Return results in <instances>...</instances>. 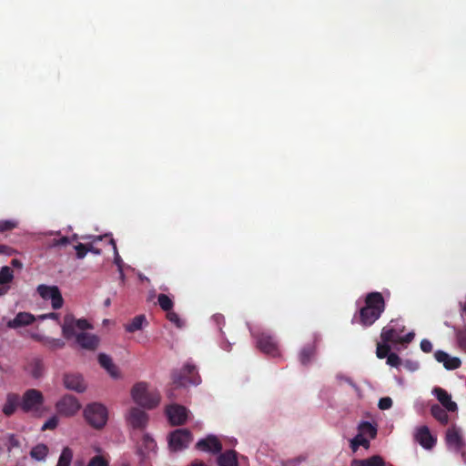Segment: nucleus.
<instances>
[{
	"label": "nucleus",
	"mask_w": 466,
	"mask_h": 466,
	"mask_svg": "<svg viewBox=\"0 0 466 466\" xmlns=\"http://www.w3.org/2000/svg\"><path fill=\"white\" fill-rule=\"evenodd\" d=\"M120 466H131L129 462H122Z\"/></svg>",
	"instance_id": "e2e57ef3"
},
{
	"label": "nucleus",
	"mask_w": 466,
	"mask_h": 466,
	"mask_svg": "<svg viewBox=\"0 0 466 466\" xmlns=\"http://www.w3.org/2000/svg\"><path fill=\"white\" fill-rule=\"evenodd\" d=\"M402 331L403 329L395 327H384L380 334L381 341L384 343L399 344Z\"/></svg>",
	"instance_id": "6ab92c4d"
},
{
	"label": "nucleus",
	"mask_w": 466,
	"mask_h": 466,
	"mask_svg": "<svg viewBox=\"0 0 466 466\" xmlns=\"http://www.w3.org/2000/svg\"><path fill=\"white\" fill-rule=\"evenodd\" d=\"M73 451L69 447H65L58 458L56 466H70L73 460Z\"/></svg>",
	"instance_id": "cd10ccee"
},
{
	"label": "nucleus",
	"mask_w": 466,
	"mask_h": 466,
	"mask_svg": "<svg viewBox=\"0 0 466 466\" xmlns=\"http://www.w3.org/2000/svg\"><path fill=\"white\" fill-rule=\"evenodd\" d=\"M462 310H463V312L466 313V303L464 304Z\"/></svg>",
	"instance_id": "0e129e2a"
},
{
	"label": "nucleus",
	"mask_w": 466,
	"mask_h": 466,
	"mask_svg": "<svg viewBox=\"0 0 466 466\" xmlns=\"http://www.w3.org/2000/svg\"><path fill=\"white\" fill-rule=\"evenodd\" d=\"M157 302L161 309L166 312L171 310L174 307V302L172 299H170L167 295L163 293L157 296Z\"/></svg>",
	"instance_id": "c85d7f7f"
},
{
	"label": "nucleus",
	"mask_w": 466,
	"mask_h": 466,
	"mask_svg": "<svg viewBox=\"0 0 466 466\" xmlns=\"http://www.w3.org/2000/svg\"><path fill=\"white\" fill-rule=\"evenodd\" d=\"M359 433L363 436L368 435L370 439H374L377 436V428L369 421H362L360 423Z\"/></svg>",
	"instance_id": "bb28decb"
},
{
	"label": "nucleus",
	"mask_w": 466,
	"mask_h": 466,
	"mask_svg": "<svg viewBox=\"0 0 466 466\" xmlns=\"http://www.w3.org/2000/svg\"><path fill=\"white\" fill-rule=\"evenodd\" d=\"M354 439L357 440V442L360 444V446H362L365 449L370 447V441L366 439L362 434L358 433Z\"/></svg>",
	"instance_id": "09e8293b"
},
{
	"label": "nucleus",
	"mask_w": 466,
	"mask_h": 466,
	"mask_svg": "<svg viewBox=\"0 0 466 466\" xmlns=\"http://www.w3.org/2000/svg\"><path fill=\"white\" fill-rule=\"evenodd\" d=\"M20 441L15 434H9L7 437V450L10 451L12 449L19 448Z\"/></svg>",
	"instance_id": "79ce46f5"
},
{
	"label": "nucleus",
	"mask_w": 466,
	"mask_h": 466,
	"mask_svg": "<svg viewBox=\"0 0 466 466\" xmlns=\"http://www.w3.org/2000/svg\"><path fill=\"white\" fill-rule=\"evenodd\" d=\"M127 420L133 429L142 431L147 425L148 415L138 408H131Z\"/></svg>",
	"instance_id": "ddd939ff"
},
{
	"label": "nucleus",
	"mask_w": 466,
	"mask_h": 466,
	"mask_svg": "<svg viewBox=\"0 0 466 466\" xmlns=\"http://www.w3.org/2000/svg\"><path fill=\"white\" fill-rule=\"evenodd\" d=\"M35 320L33 314L29 312H19L16 316L7 322V327L10 329H18L32 324Z\"/></svg>",
	"instance_id": "a211bd4d"
},
{
	"label": "nucleus",
	"mask_w": 466,
	"mask_h": 466,
	"mask_svg": "<svg viewBox=\"0 0 466 466\" xmlns=\"http://www.w3.org/2000/svg\"><path fill=\"white\" fill-rule=\"evenodd\" d=\"M87 466H108V462L102 456H95L88 462Z\"/></svg>",
	"instance_id": "37998d69"
},
{
	"label": "nucleus",
	"mask_w": 466,
	"mask_h": 466,
	"mask_svg": "<svg viewBox=\"0 0 466 466\" xmlns=\"http://www.w3.org/2000/svg\"><path fill=\"white\" fill-rule=\"evenodd\" d=\"M14 279L13 270L5 266L1 268L0 269V285H6L10 283Z\"/></svg>",
	"instance_id": "c756f323"
},
{
	"label": "nucleus",
	"mask_w": 466,
	"mask_h": 466,
	"mask_svg": "<svg viewBox=\"0 0 466 466\" xmlns=\"http://www.w3.org/2000/svg\"><path fill=\"white\" fill-rule=\"evenodd\" d=\"M218 466H238L237 452L229 450L220 453L218 457Z\"/></svg>",
	"instance_id": "412c9836"
},
{
	"label": "nucleus",
	"mask_w": 466,
	"mask_h": 466,
	"mask_svg": "<svg viewBox=\"0 0 466 466\" xmlns=\"http://www.w3.org/2000/svg\"><path fill=\"white\" fill-rule=\"evenodd\" d=\"M58 425V419L56 416L50 417L42 426V431L54 430Z\"/></svg>",
	"instance_id": "58836bf2"
},
{
	"label": "nucleus",
	"mask_w": 466,
	"mask_h": 466,
	"mask_svg": "<svg viewBox=\"0 0 466 466\" xmlns=\"http://www.w3.org/2000/svg\"><path fill=\"white\" fill-rule=\"evenodd\" d=\"M44 403L42 392L35 389L27 390L21 400V409L25 412L38 411Z\"/></svg>",
	"instance_id": "0eeeda50"
},
{
	"label": "nucleus",
	"mask_w": 466,
	"mask_h": 466,
	"mask_svg": "<svg viewBox=\"0 0 466 466\" xmlns=\"http://www.w3.org/2000/svg\"><path fill=\"white\" fill-rule=\"evenodd\" d=\"M434 358L438 362H441L444 364V361H446L447 359H449V354L443 350H437L434 353Z\"/></svg>",
	"instance_id": "de8ad7c7"
},
{
	"label": "nucleus",
	"mask_w": 466,
	"mask_h": 466,
	"mask_svg": "<svg viewBox=\"0 0 466 466\" xmlns=\"http://www.w3.org/2000/svg\"><path fill=\"white\" fill-rule=\"evenodd\" d=\"M415 334L413 332H409L406 335L402 336L400 334V338L399 340V344H408L412 341L414 339Z\"/></svg>",
	"instance_id": "603ef678"
},
{
	"label": "nucleus",
	"mask_w": 466,
	"mask_h": 466,
	"mask_svg": "<svg viewBox=\"0 0 466 466\" xmlns=\"http://www.w3.org/2000/svg\"><path fill=\"white\" fill-rule=\"evenodd\" d=\"M167 319L170 322L175 324L177 328H181L183 326V322L180 319L178 314L174 312V311H172V309L167 312Z\"/></svg>",
	"instance_id": "4c0bfd02"
},
{
	"label": "nucleus",
	"mask_w": 466,
	"mask_h": 466,
	"mask_svg": "<svg viewBox=\"0 0 466 466\" xmlns=\"http://www.w3.org/2000/svg\"><path fill=\"white\" fill-rule=\"evenodd\" d=\"M350 466H367V459H364V460L355 459L351 461Z\"/></svg>",
	"instance_id": "6e6d98bb"
},
{
	"label": "nucleus",
	"mask_w": 466,
	"mask_h": 466,
	"mask_svg": "<svg viewBox=\"0 0 466 466\" xmlns=\"http://www.w3.org/2000/svg\"><path fill=\"white\" fill-rule=\"evenodd\" d=\"M14 252L15 250L12 248L6 245L0 244V254L11 256Z\"/></svg>",
	"instance_id": "864d4df0"
},
{
	"label": "nucleus",
	"mask_w": 466,
	"mask_h": 466,
	"mask_svg": "<svg viewBox=\"0 0 466 466\" xmlns=\"http://www.w3.org/2000/svg\"><path fill=\"white\" fill-rule=\"evenodd\" d=\"M47 454L48 447L43 443L35 445L30 451V456L36 461H44Z\"/></svg>",
	"instance_id": "393cba45"
},
{
	"label": "nucleus",
	"mask_w": 466,
	"mask_h": 466,
	"mask_svg": "<svg viewBox=\"0 0 466 466\" xmlns=\"http://www.w3.org/2000/svg\"><path fill=\"white\" fill-rule=\"evenodd\" d=\"M172 380L175 387L178 388L187 384L197 385L200 382V377L196 370V366L187 363L180 371L173 372Z\"/></svg>",
	"instance_id": "39448f33"
},
{
	"label": "nucleus",
	"mask_w": 466,
	"mask_h": 466,
	"mask_svg": "<svg viewBox=\"0 0 466 466\" xmlns=\"http://www.w3.org/2000/svg\"><path fill=\"white\" fill-rule=\"evenodd\" d=\"M415 440L427 450L433 448L436 443V439L431 434L427 426L418 428L415 434Z\"/></svg>",
	"instance_id": "dca6fc26"
},
{
	"label": "nucleus",
	"mask_w": 466,
	"mask_h": 466,
	"mask_svg": "<svg viewBox=\"0 0 466 466\" xmlns=\"http://www.w3.org/2000/svg\"><path fill=\"white\" fill-rule=\"evenodd\" d=\"M44 344L51 350H58L65 347V342L61 339L46 338Z\"/></svg>",
	"instance_id": "f704fd0d"
},
{
	"label": "nucleus",
	"mask_w": 466,
	"mask_h": 466,
	"mask_svg": "<svg viewBox=\"0 0 466 466\" xmlns=\"http://www.w3.org/2000/svg\"><path fill=\"white\" fill-rule=\"evenodd\" d=\"M316 353L314 344H308L302 348L299 353V361L302 365H308Z\"/></svg>",
	"instance_id": "b1692460"
},
{
	"label": "nucleus",
	"mask_w": 466,
	"mask_h": 466,
	"mask_svg": "<svg viewBox=\"0 0 466 466\" xmlns=\"http://www.w3.org/2000/svg\"><path fill=\"white\" fill-rule=\"evenodd\" d=\"M8 290H9L8 286L0 285V296L6 294Z\"/></svg>",
	"instance_id": "13d9d810"
},
{
	"label": "nucleus",
	"mask_w": 466,
	"mask_h": 466,
	"mask_svg": "<svg viewBox=\"0 0 466 466\" xmlns=\"http://www.w3.org/2000/svg\"><path fill=\"white\" fill-rule=\"evenodd\" d=\"M168 398H172L173 394L171 392H168Z\"/></svg>",
	"instance_id": "69168bd1"
},
{
	"label": "nucleus",
	"mask_w": 466,
	"mask_h": 466,
	"mask_svg": "<svg viewBox=\"0 0 466 466\" xmlns=\"http://www.w3.org/2000/svg\"><path fill=\"white\" fill-rule=\"evenodd\" d=\"M146 322L147 319L144 315L136 316L129 323L126 324V330L130 333L140 330Z\"/></svg>",
	"instance_id": "a878e982"
},
{
	"label": "nucleus",
	"mask_w": 466,
	"mask_h": 466,
	"mask_svg": "<svg viewBox=\"0 0 466 466\" xmlns=\"http://www.w3.org/2000/svg\"><path fill=\"white\" fill-rule=\"evenodd\" d=\"M196 449L217 454L222 451V444L216 436L208 435L207 438L201 439L196 443Z\"/></svg>",
	"instance_id": "4468645a"
},
{
	"label": "nucleus",
	"mask_w": 466,
	"mask_h": 466,
	"mask_svg": "<svg viewBox=\"0 0 466 466\" xmlns=\"http://www.w3.org/2000/svg\"><path fill=\"white\" fill-rule=\"evenodd\" d=\"M56 410L65 417L74 416L81 409L78 400L72 395L64 396L56 405Z\"/></svg>",
	"instance_id": "9d476101"
},
{
	"label": "nucleus",
	"mask_w": 466,
	"mask_h": 466,
	"mask_svg": "<svg viewBox=\"0 0 466 466\" xmlns=\"http://www.w3.org/2000/svg\"><path fill=\"white\" fill-rule=\"evenodd\" d=\"M432 392L445 410L451 412L458 410L457 403L451 400V396L444 389L436 387Z\"/></svg>",
	"instance_id": "2eb2a0df"
},
{
	"label": "nucleus",
	"mask_w": 466,
	"mask_h": 466,
	"mask_svg": "<svg viewBox=\"0 0 466 466\" xmlns=\"http://www.w3.org/2000/svg\"><path fill=\"white\" fill-rule=\"evenodd\" d=\"M367 466H385V462L380 456L373 455L367 459Z\"/></svg>",
	"instance_id": "a19ab883"
},
{
	"label": "nucleus",
	"mask_w": 466,
	"mask_h": 466,
	"mask_svg": "<svg viewBox=\"0 0 466 466\" xmlns=\"http://www.w3.org/2000/svg\"><path fill=\"white\" fill-rule=\"evenodd\" d=\"M447 410L443 409L439 404H433L431 408V413L441 425H446L449 422V416Z\"/></svg>",
	"instance_id": "5701e85b"
},
{
	"label": "nucleus",
	"mask_w": 466,
	"mask_h": 466,
	"mask_svg": "<svg viewBox=\"0 0 466 466\" xmlns=\"http://www.w3.org/2000/svg\"><path fill=\"white\" fill-rule=\"evenodd\" d=\"M360 448V444L357 442V440L354 438L350 441V449L353 452H356L358 449Z\"/></svg>",
	"instance_id": "4d7b16f0"
},
{
	"label": "nucleus",
	"mask_w": 466,
	"mask_h": 466,
	"mask_svg": "<svg viewBox=\"0 0 466 466\" xmlns=\"http://www.w3.org/2000/svg\"><path fill=\"white\" fill-rule=\"evenodd\" d=\"M98 362L112 377L116 378L118 376L117 368L108 355L100 353L98 355Z\"/></svg>",
	"instance_id": "4be33fe9"
},
{
	"label": "nucleus",
	"mask_w": 466,
	"mask_h": 466,
	"mask_svg": "<svg viewBox=\"0 0 466 466\" xmlns=\"http://www.w3.org/2000/svg\"><path fill=\"white\" fill-rule=\"evenodd\" d=\"M84 417L91 427L103 429L108 420L107 409L101 403H90L84 410Z\"/></svg>",
	"instance_id": "20e7f679"
},
{
	"label": "nucleus",
	"mask_w": 466,
	"mask_h": 466,
	"mask_svg": "<svg viewBox=\"0 0 466 466\" xmlns=\"http://www.w3.org/2000/svg\"><path fill=\"white\" fill-rule=\"evenodd\" d=\"M386 309L385 299L380 292L373 291L366 295L364 306L355 314L352 322H359L363 327H370L378 320Z\"/></svg>",
	"instance_id": "f03ea898"
},
{
	"label": "nucleus",
	"mask_w": 466,
	"mask_h": 466,
	"mask_svg": "<svg viewBox=\"0 0 466 466\" xmlns=\"http://www.w3.org/2000/svg\"><path fill=\"white\" fill-rule=\"evenodd\" d=\"M40 318L42 319H51L58 321L59 320V314L56 313V312H51V313L44 314V315L40 316Z\"/></svg>",
	"instance_id": "5fc2aeb1"
},
{
	"label": "nucleus",
	"mask_w": 466,
	"mask_h": 466,
	"mask_svg": "<svg viewBox=\"0 0 466 466\" xmlns=\"http://www.w3.org/2000/svg\"><path fill=\"white\" fill-rule=\"evenodd\" d=\"M32 376L35 379L40 378L44 373V364L40 360H35L32 363Z\"/></svg>",
	"instance_id": "c9c22d12"
},
{
	"label": "nucleus",
	"mask_w": 466,
	"mask_h": 466,
	"mask_svg": "<svg viewBox=\"0 0 466 466\" xmlns=\"http://www.w3.org/2000/svg\"><path fill=\"white\" fill-rule=\"evenodd\" d=\"M461 365V361L457 357H450L447 359L446 361H444V368L449 370H453L456 369H459Z\"/></svg>",
	"instance_id": "e433bc0d"
},
{
	"label": "nucleus",
	"mask_w": 466,
	"mask_h": 466,
	"mask_svg": "<svg viewBox=\"0 0 466 466\" xmlns=\"http://www.w3.org/2000/svg\"><path fill=\"white\" fill-rule=\"evenodd\" d=\"M109 244L113 246L114 251H115V263L120 267V263L122 262V259L117 252L116 244L113 238H110Z\"/></svg>",
	"instance_id": "3c124183"
},
{
	"label": "nucleus",
	"mask_w": 466,
	"mask_h": 466,
	"mask_svg": "<svg viewBox=\"0 0 466 466\" xmlns=\"http://www.w3.org/2000/svg\"><path fill=\"white\" fill-rule=\"evenodd\" d=\"M18 406L21 407V400L19 395L15 393H8L6 396L5 403L3 406L2 411L5 416L9 417L15 413Z\"/></svg>",
	"instance_id": "aec40b11"
},
{
	"label": "nucleus",
	"mask_w": 466,
	"mask_h": 466,
	"mask_svg": "<svg viewBox=\"0 0 466 466\" xmlns=\"http://www.w3.org/2000/svg\"><path fill=\"white\" fill-rule=\"evenodd\" d=\"M107 237V235H104V236H87V237H85L84 238L85 239H90L91 240V243H88L86 244L87 246V252H92L96 255H100L101 254V249L97 248H95L93 246V243L98 241V240H102L104 238Z\"/></svg>",
	"instance_id": "2f4dec72"
},
{
	"label": "nucleus",
	"mask_w": 466,
	"mask_h": 466,
	"mask_svg": "<svg viewBox=\"0 0 466 466\" xmlns=\"http://www.w3.org/2000/svg\"><path fill=\"white\" fill-rule=\"evenodd\" d=\"M420 349L423 352L425 353H430L431 352L432 350V344L431 342L427 339H423L421 341H420Z\"/></svg>",
	"instance_id": "8fccbe9b"
},
{
	"label": "nucleus",
	"mask_w": 466,
	"mask_h": 466,
	"mask_svg": "<svg viewBox=\"0 0 466 466\" xmlns=\"http://www.w3.org/2000/svg\"><path fill=\"white\" fill-rule=\"evenodd\" d=\"M70 243V239L67 237H62L59 238H54L50 244L51 247L66 246Z\"/></svg>",
	"instance_id": "49530a36"
},
{
	"label": "nucleus",
	"mask_w": 466,
	"mask_h": 466,
	"mask_svg": "<svg viewBox=\"0 0 466 466\" xmlns=\"http://www.w3.org/2000/svg\"><path fill=\"white\" fill-rule=\"evenodd\" d=\"M11 264L14 266V267H22V263L20 262V260L18 259H13Z\"/></svg>",
	"instance_id": "052dcab7"
},
{
	"label": "nucleus",
	"mask_w": 466,
	"mask_h": 466,
	"mask_svg": "<svg viewBox=\"0 0 466 466\" xmlns=\"http://www.w3.org/2000/svg\"><path fill=\"white\" fill-rule=\"evenodd\" d=\"M63 380L67 390L83 392L86 388L82 376L78 374H66Z\"/></svg>",
	"instance_id": "f3484780"
},
{
	"label": "nucleus",
	"mask_w": 466,
	"mask_h": 466,
	"mask_svg": "<svg viewBox=\"0 0 466 466\" xmlns=\"http://www.w3.org/2000/svg\"><path fill=\"white\" fill-rule=\"evenodd\" d=\"M166 414L171 425H183L187 420V410L178 404L167 406Z\"/></svg>",
	"instance_id": "9b49d317"
},
{
	"label": "nucleus",
	"mask_w": 466,
	"mask_h": 466,
	"mask_svg": "<svg viewBox=\"0 0 466 466\" xmlns=\"http://www.w3.org/2000/svg\"><path fill=\"white\" fill-rule=\"evenodd\" d=\"M37 292L40 297L46 300H50L54 309H59L64 304V299L59 289L56 286H46L41 284L37 287Z\"/></svg>",
	"instance_id": "1a4fd4ad"
},
{
	"label": "nucleus",
	"mask_w": 466,
	"mask_h": 466,
	"mask_svg": "<svg viewBox=\"0 0 466 466\" xmlns=\"http://www.w3.org/2000/svg\"><path fill=\"white\" fill-rule=\"evenodd\" d=\"M131 395L137 405L148 410L156 408L160 401V394L157 390H148L146 382L135 384Z\"/></svg>",
	"instance_id": "7ed1b4c3"
},
{
	"label": "nucleus",
	"mask_w": 466,
	"mask_h": 466,
	"mask_svg": "<svg viewBox=\"0 0 466 466\" xmlns=\"http://www.w3.org/2000/svg\"><path fill=\"white\" fill-rule=\"evenodd\" d=\"M445 440L449 449L458 453H464L463 449L465 443L458 428L455 426L449 428L446 432Z\"/></svg>",
	"instance_id": "f8f14e48"
},
{
	"label": "nucleus",
	"mask_w": 466,
	"mask_h": 466,
	"mask_svg": "<svg viewBox=\"0 0 466 466\" xmlns=\"http://www.w3.org/2000/svg\"><path fill=\"white\" fill-rule=\"evenodd\" d=\"M18 227V221L15 219L0 220V233L11 231Z\"/></svg>",
	"instance_id": "473e14b6"
},
{
	"label": "nucleus",
	"mask_w": 466,
	"mask_h": 466,
	"mask_svg": "<svg viewBox=\"0 0 466 466\" xmlns=\"http://www.w3.org/2000/svg\"><path fill=\"white\" fill-rule=\"evenodd\" d=\"M390 346L389 343H378L376 349V355L379 359L387 358L390 354Z\"/></svg>",
	"instance_id": "72a5a7b5"
},
{
	"label": "nucleus",
	"mask_w": 466,
	"mask_h": 466,
	"mask_svg": "<svg viewBox=\"0 0 466 466\" xmlns=\"http://www.w3.org/2000/svg\"><path fill=\"white\" fill-rule=\"evenodd\" d=\"M386 362H387L388 365H390L391 367L399 368L400 365L401 364V359L396 353L391 352L387 357V361Z\"/></svg>",
	"instance_id": "ea45409f"
},
{
	"label": "nucleus",
	"mask_w": 466,
	"mask_h": 466,
	"mask_svg": "<svg viewBox=\"0 0 466 466\" xmlns=\"http://www.w3.org/2000/svg\"><path fill=\"white\" fill-rule=\"evenodd\" d=\"M455 336L459 348L466 352V326L457 329Z\"/></svg>",
	"instance_id": "7c9ffc66"
},
{
	"label": "nucleus",
	"mask_w": 466,
	"mask_h": 466,
	"mask_svg": "<svg viewBox=\"0 0 466 466\" xmlns=\"http://www.w3.org/2000/svg\"><path fill=\"white\" fill-rule=\"evenodd\" d=\"M193 436L187 429H177L168 436V447L172 451H180L188 447Z\"/></svg>",
	"instance_id": "423d86ee"
},
{
	"label": "nucleus",
	"mask_w": 466,
	"mask_h": 466,
	"mask_svg": "<svg viewBox=\"0 0 466 466\" xmlns=\"http://www.w3.org/2000/svg\"><path fill=\"white\" fill-rule=\"evenodd\" d=\"M62 335L66 339L76 337V342L86 350H94L97 348L99 339L96 335L81 332L76 334V329L86 330L92 329V325L85 319H76L73 314L68 313L64 317L61 324Z\"/></svg>",
	"instance_id": "f257e3e1"
},
{
	"label": "nucleus",
	"mask_w": 466,
	"mask_h": 466,
	"mask_svg": "<svg viewBox=\"0 0 466 466\" xmlns=\"http://www.w3.org/2000/svg\"><path fill=\"white\" fill-rule=\"evenodd\" d=\"M104 305H105V307H109L111 305V299H106L104 301Z\"/></svg>",
	"instance_id": "680f3d73"
},
{
	"label": "nucleus",
	"mask_w": 466,
	"mask_h": 466,
	"mask_svg": "<svg viewBox=\"0 0 466 466\" xmlns=\"http://www.w3.org/2000/svg\"><path fill=\"white\" fill-rule=\"evenodd\" d=\"M189 466H207L203 461L195 460L191 462Z\"/></svg>",
	"instance_id": "bf43d9fd"
},
{
	"label": "nucleus",
	"mask_w": 466,
	"mask_h": 466,
	"mask_svg": "<svg viewBox=\"0 0 466 466\" xmlns=\"http://www.w3.org/2000/svg\"><path fill=\"white\" fill-rule=\"evenodd\" d=\"M254 337L257 339V347L259 350L271 357L279 356V346L274 337L264 331L254 334Z\"/></svg>",
	"instance_id": "6e6552de"
},
{
	"label": "nucleus",
	"mask_w": 466,
	"mask_h": 466,
	"mask_svg": "<svg viewBox=\"0 0 466 466\" xmlns=\"http://www.w3.org/2000/svg\"><path fill=\"white\" fill-rule=\"evenodd\" d=\"M392 403L393 402H392L391 398H390V397H383V398L380 399L379 403H378V407L380 410H389L390 408H391Z\"/></svg>",
	"instance_id": "a18cd8bd"
},
{
	"label": "nucleus",
	"mask_w": 466,
	"mask_h": 466,
	"mask_svg": "<svg viewBox=\"0 0 466 466\" xmlns=\"http://www.w3.org/2000/svg\"><path fill=\"white\" fill-rule=\"evenodd\" d=\"M75 249L76 251V258L79 259L84 258L87 253L86 244L78 243L75 246Z\"/></svg>",
	"instance_id": "c03bdc74"
}]
</instances>
